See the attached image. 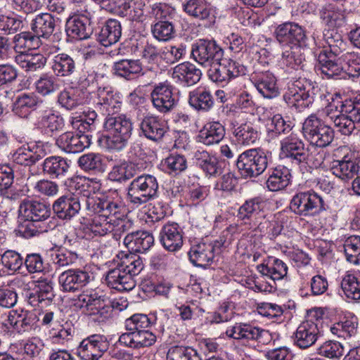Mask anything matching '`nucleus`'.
Returning <instances> with one entry per match:
<instances>
[{"instance_id":"nucleus-55","label":"nucleus","mask_w":360,"mask_h":360,"mask_svg":"<svg viewBox=\"0 0 360 360\" xmlns=\"http://www.w3.org/2000/svg\"><path fill=\"white\" fill-rule=\"evenodd\" d=\"M341 289L345 295L353 300H360V277L352 271H347L340 283Z\"/></svg>"},{"instance_id":"nucleus-33","label":"nucleus","mask_w":360,"mask_h":360,"mask_svg":"<svg viewBox=\"0 0 360 360\" xmlns=\"http://www.w3.org/2000/svg\"><path fill=\"white\" fill-rule=\"evenodd\" d=\"M155 341V335L148 330L124 333L120 336L118 340L120 345L133 349L150 347L153 345Z\"/></svg>"},{"instance_id":"nucleus-38","label":"nucleus","mask_w":360,"mask_h":360,"mask_svg":"<svg viewBox=\"0 0 360 360\" xmlns=\"http://www.w3.org/2000/svg\"><path fill=\"white\" fill-rule=\"evenodd\" d=\"M42 169L50 178L62 179L69 174L70 162L60 156H50L44 160Z\"/></svg>"},{"instance_id":"nucleus-5","label":"nucleus","mask_w":360,"mask_h":360,"mask_svg":"<svg viewBox=\"0 0 360 360\" xmlns=\"http://www.w3.org/2000/svg\"><path fill=\"white\" fill-rule=\"evenodd\" d=\"M157 179L143 174L133 179L127 188V200L134 208H138L155 199L158 195Z\"/></svg>"},{"instance_id":"nucleus-50","label":"nucleus","mask_w":360,"mask_h":360,"mask_svg":"<svg viewBox=\"0 0 360 360\" xmlns=\"http://www.w3.org/2000/svg\"><path fill=\"white\" fill-rule=\"evenodd\" d=\"M117 265L123 269L131 278L141 273L143 269V263L141 258L134 253L120 252L117 255Z\"/></svg>"},{"instance_id":"nucleus-54","label":"nucleus","mask_w":360,"mask_h":360,"mask_svg":"<svg viewBox=\"0 0 360 360\" xmlns=\"http://www.w3.org/2000/svg\"><path fill=\"white\" fill-rule=\"evenodd\" d=\"M11 42L12 49L18 54L26 53V50L37 49L40 45V39L30 32H22L16 34L13 37Z\"/></svg>"},{"instance_id":"nucleus-53","label":"nucleus","mask_w":360,"mask_h":360,"mask_svg":"<svg viewBox=\"0 0 360 360\" xmlns=\"http://www.w3.org/2000/svg\"><path fill=\"white\" fill-rule=\"evenodd\" d=\"M290 170L285 167L279 166L273 169L266 181V187L271 191H278L287 187L290 181Z\"/></svg>"},{"instance_id":"nucleus-44","label":"nucleus","mask_w":360,"mask_h":360,"mask_svg":"<svg viewBox=\"0 0 360 360\" xmlns=\"http://www.w3.org/2000/svg\"><path fill=\"white\" fill-rule=\"evenodd\" d=\"M118 265L109 270L105 276L107 285L119 291L131 290L135 284L133 278L130 277Z\"/></svg>"},{"instance_id":"nucleus-3","label":"nucleus","mask_w":360,"mask_h":360,"mask_svg":"<svg viewBox=\"0 0 360 360\" xmlns=\"http://www.w3.org/2000/svg\"><path fill=\"white\" fill-rule=\"evenodd\" d=\"M323 314L320 308L309 311L307 319L298 326L292 336L294 345L307 349L316 344L323 336Z\"/></svg>"},{"instance_id":"nucleus-39","label":"nucleus","mask_w":360,"mask_h":360,"mask_svg":"<svg viewBox=\"0 0 360 360\" xmlns=\"http://www.w3.org/2000/svg\"><path fill=\"white\" fill-rule=\"evenodd\" d=\"M44 157L43 151L35 144H24L18 148L13 155V159L18 165L31 167Z\"/></svg>"},{"instance_id":"nucleus-2","label":"nucleus","mask_w":360,"mask_h":360,"mask_svg":"<svg viewBox=\"0 0 360 360\" xmlns=\"http://www.w3.org/2000/svg\"><path fill=\"white\" fill-rule=\"evenodd\" d=\"M326 99L328 103L333 100V95L321 92L319 86L306 78H299L288 86L283 95V99L290 108L298 111L309 108L318 98Z\"/></svg>"},{"instance_id":"nucleus-29","label":"nucleus","mask_w":360,"mask_h":360,"mask_svg":"<svg viewBox=\"0 0 360 360\" xmlns=\"http://www.w3.org/2000/svg\"><path fill=\"white\" fill-rule=\"evenodd\" d=\"M52 209L60 219L70 220L79 213L81 205L77 196L65 195L54 201Z\"/></svg>"},{"instance_id":"nucleus-40","label":"nucleus","mask_w":360,"mask_h":360,"mask_svg":"<svg viewBox=\"0 0 360 360\" xmlns=\"http://www.w3.org/2000/svg\"><path fill=\"white\" fill-rule=\"evenodd\" d=\"M154 238L152 234L146 231H131L124 238V244L131 251L144 252L153 245Z\"/></svg>"},{"instance_id":"nucleus-9","label":"nucleus","mask_w":360,"mask_h":360,"mask_svg":"<svg viewBox=\"0 0 360 360\" xmlns=\"http://www.w3.org/2000/svg\"><path fill=\"white\" fill-rule=\"evenodd\" d=\"M327 43L328 47H325L318 56L319 69L324 76H332L342 70L338 65L340 60L338 57L345 49L346 44L338 34L328 38Z\"/></svg>"},{"instance_id":"nucleus-51","label":"nucleus","mask_w":360,"mask_h":360,"mask_svg":"<svg viewBox=\"0 0 360 360\" xmlns=\"http://www.w3.org/2000/svg\"><path fill=\"white\" fill-rule=\"evenodd\" d=\"M114 73L127 80L139 77L142 72V65L139 60H121L114 63Z\"/></svg>"},{"instance_id":"nucleus-8","label":"nucleus","mask_w":360,"mask_h":360,"mask_svg":"<svg viewBox=\"0 0 360 360\" xmlns=\"http://www.w3.org/2000/svg\"><path fill=\"white\" fill-rule=\"evenodd\" d=\"M240 174L244 178L257 177L268 166L266 153L260 148H252L243 152L236 161Z\"/></svg>"},{"instance_id":"nucleus-28","label":"nucleus","mask_w":360,"mask_h":360,"mask_svg":"<svg viewBox=\"0 0 360 360\" xmlns=\"http://www.w3.org/2000/svg\"><path fill=\"white\" fill-rule=\"evenodd\" d=\"M183 230L175 222L165 224L160 233V241L165 249L169 252H176L183 245Z\"/></svg>"},{"instance_id":"nucleus-19","label":"nucleus","mask_w":360,"mask_h":360,"mask_svg":"<svg viewBox=\"0 0 360 360\" xmlns=\"http://www.w3.org/2000/svg\"><path fill=\"white\" fill-rule=\"evenodd\" d=\"M330 171L344 181L352 179L360 172V158L354 152L345 154L341 160L332 162Z\"/></svg>"},{"instance_id":"nucleus-56","label":"nucleus","mask_w":360,"mask_h":360,"mask_svg":"<svg viewBox=\"0 0 360 360\" xmlns=\"http://www.w3.org/2000/svg\"><path fill=\"white\" fill-rule=\"evenodd\" d=\"M266 201L255 197L247 200L238 209V217L242 220L251 219L259 214L265 207Z\"/></svg>"},{"instance_id":"nucleus-1","label":"nucleus","mask_w":360,"mask_h":360,"mask_svg":"<svg viewBox=\"0 0 360 360\" xmlns=\"http://www.w3.org/2000/svg\"><path fill=\"white\" fill-rule=\"evenodd\" d=\"M87 208L96 214L91 224L92 231L103 236L114 231L117 221L115 214H119L123 207L120 199L112 200L107 196L105 198L88 199Z\"/></svg>"},{"instance_id":"nucleus-61","label":"nucleus","mask_w":360,"mask_h":360,"mask_svg":"<svg viewBox=\"0 0 360 360\" xmlns=\"http://www.w3.org/2000/svg\"><path fill=\"white\" fill-rule=\"evenodd\" d=\"M167 360H202L198 352L190 347L173 346L167 354Z\"/></svg>"},{"instance_id":"nucleus-35","label":"nucleus","mask_w":360,"mask_h":360,"mask_svg":"<svg viewBox=\"0 0 360 360\" xmlns=\"http://www.w3.org/2000/svg\"><path fill=\"white\" fill-rule=\"evenodd\" d=\"M225 136V129L219 122H209L199 131L196 136L198 143L210 146L218 144Z\"/></svg>"},{"instance_id":"nucleus-60","label":"nucleus","mask_w":360,"mask_h":360,"mask_svg":"<svg viewBox=\"0 0 360 360\" xmlns=\"http://www.w3.org/2000/svg\"><path fill=\"white\" fill-rule=\"evenodd\" d=\"M151 33L159 41H168L174 38V25L169 20H158L151 25Z\"/></svg>"},{"instance_id":"nucleus-27","label":"nucleus","mask_w":360,"mask_h":360,"mask_svg":"<svg viewBox=\"0 0 360 360\" xmlns=\"http://www.w3.org/2000/svg\"><path fill=\"white\" fill-rule=\"evenodd\" d=\"M326 116L333 123L337 131L342 135L349 136L356 129L354 120L349 114L342 112L341 105L340 110L334 103H329L326 108Z\"/></svg>"},{"instance_id":"nucleus-31","label":"nucleus","mask_w":360,"mask_h":360,"mask_svg":"<svg viewBox=\"0 0 360 360\" xmlns=\"http://www.w3.org/2000/svg\"><path fill=\"white\" fill-rule=\"evenodd\" d=\"M255 86L266 98H274L278 96L279 89L276 79L269 71L254 72L251 78Z\"/></svg>"},{"instance_id":"nucleus-10","label":"nucleus","mask_w":360,"mask_h":360,"mask_svg":"<svg viewBox=\"0 0 360 360\" xmlns=\"http://www.w3.org/2000/svg\"><path fill=\"white\" fill-rule=\"evenodd\" d=\"M89 100V105L107 117L113 116L121 110L122 101L119 94L108 86H98L96 91L90 92Z\"/></svg>"},{"instance_id":"nucleus-36","label":"nucleus","mask_w":360,"mask_h":360,"mask_svg":"<svg viewBox=\"0 0 360 360\" xmlns=\"http://www.w3.org/2000/svg\"><path fill=\"white\" fill-rule=\"evenodd\" d=\"M202 73L200 69L189 62L180 63L174 67L172 78L181 84L192 86L198 82Z\"/></svg>"},{"instance_id":"nucleus-49","label":"nucleus","mask_w":360,"mask_h":360,"mask_svg":"<svg viewBox=\"0 0 360 360\" xmlns=\"http://www.w3.org/2000/svg\"><path fill=\"white\" fill-rule=\"evenodd\" d=\"M15 61L24 71L34 72L45 67L46 58L40 53H21L15 56Z\"/></svg>"},{"instance_id":"nucleus-22","label":"nucleus","mask_w":360,"mask_h":360,"mask_svg":"<svg viewBox=\"0 0 360 360\" xmlns=\"http://www.w3.org/2000/svg\"><path fill=\"white\" fill-rule=\"evenodd\" d=\"M321 23L329 29L340 28L347 23V13L342 6L326 4L319 9Z\"/></svg>"},{"instance_id":"nucleus-45","label":"nucleus","mask_w":360,"mask_h":360,"mask_svg":"<svg viewBox=\"0 0 360 360\" xmlns=\"http://www.w3.org/2000/svg\"><path fill=\"white\" fill-rule=\"evenodd\" d=\"M193 160L195 165L207 175L215 176L220 173L217 158L205 150H196Z\"/></svg>"},{"instance_id":"nucleus-46","label":"nucleus","mask_w":360,"mask_h":360,"mask_svg":"<svg viewBox=\"0 0 360 360\" xmlns=\"http://www.w3.org/2000/svg\"><path fill=\"white\" fill-rule=\"evenodd\" d=\"M231 131L238 143L250 146L256 142L259 137L258 131L250 123L238 124L236 120L231 122Z\"/></svg>"},{"instance_id":"nucleus-16","label":"nucleus","mask_w":360,"mask_h":360,"mask_svg":"<svg viewBox=\"0 0 360 360\" xmlns=\"http://www.w3.org/2000/svg\"><path fill=\"white\" fill-rule=\"evenodd\" d=\"M210 68L208 75L215 82L229 81L246 72V68L243 65L231 59L223 58Z\"/></svg>"},{"instance_id":"nucleus-59","label":"nucleus","mask_w":360,"mask_h":360,"mask_svg":"<svg viewBox=\"0 0 360 360\" xmlns=\"http://www.w3.org/2000/svg\"><path fill=\"white\" fill-rule=\"evenodd\" d=\"M183 9L188 15L199 20L207 19L211 12L210 5L205 0H186Z\"/></svg>"},{"instance_id":"nucleus-48","label":"nucleus","mask_w":360,"mask_h":360,"mask_svg":"<svg viewBox=\"0 0 360 360\" xmlns=\"http://www.w3.org/2000/svg\"><path fill=\"white\" fill-rule=\"evenodd\" d=\"M122 35L120 22L115 19H110L101 27L98 35V41L104 46H109L117 43Z\"/></svg>"},{"instance_id":"nucleus-30","label":"nucleus","mask_w":360,"mask_h":360,"mask_svg":"<svg viewBox=\"0 0 360 360\" xmlns=\"http://www.w3.org/2000/svg\"><path fill=\"white\" fill-rule=\"evenodd\" d=\"M111 11L129 21L142 22L144 18L143 0H120Z\"/></svg>"},{"instance_id":"nucleus-52","label":"nucleus","mask_w":360,"mask_h":360,"mask_svg":"<svg viewBox=\"0 0 360 360\" xmlns=\"http://www.w3.org/2000/svg\"><path fill=\"white\" fill-rule=\"evenodd\" d=\"M301 46H292L289 47H283L285 49L280 59L281 65L283 68L297 70L302 68L305 60L304 56L302 53Z\"/></svg>"},{"instance_id":"nucleus-13","label":"nucleus","mask_w":360,"mask_h":360,"mask_svg":"<svg viewBox=\"0 0 360 360\" xmlns=\"http://www.w3.org/2000/svg\"><path fill=\"white\" fill-rule=\"evenodd\" d=\"M191 54L199 65L207 68L222 59L224 51L215 41L200 39L192 45Z\"/></svg>"},{"instance_id":"nucleus-62","label":"nucleus","mask_w":360,"mask_h":360,"mask_svg":"<svg viewBox=\"0 0 360 360\" xmlns=\"http://www.w3.org/2000/svg\"><path fill=\"white\" fill-rule=\"evenodd\" d=\"M344 252L349 262L360 264V236L353 235L348 237L344 243Z\"/></svg>"},{"instance_id":"nucleus-24","label":"nucleus","mask_w":360,"mask_h":360,"mask_svg":"<svg viewBox=\"0 0 360 360\" xmlns=\"http://www.w3.org/2000/svg\"><path fill=\"white\" fill-rule=\"evenodd\" d=\"M19 213L24 219L38 222L48 219L51 214V210L50 206L44 202L24 200L19 206Z\"/></svg>"},{"instance_id":"nucleus-37","label":"nucleus","mask_w":360,"mask_h":360,"mask_svg":"<svg viewBox=\"0 0 360 360\" xmlns=\"http://www.w3.org/2000/svg\"><path fill=\"white\" fill-rule=\"evenodd\" d=\"M257 269L263 276L274 281L283 279L288 273L286 264L274 257H268L257 266Z\"/></svg>"},{"instance_id":"nucleus-58","label":"nucleus","mask_w":360,"mask_h":360,"mask_svg":"<svg viewBox=\"0 0 360 360\" xmlns=\"http://www.w3.org/2000/svg\"><path fill=\"white\" fill-rule=\"evenodd\" d=\"M39 124L48 132L61 130L64 127L63 117L52 108L45 110L40 117Z\"/></svg>"},{"instance_id":"nucleus-7","label":"nucleus","mask_w":360,"mask_h":360,"mask_svg":"<svg viewBox=\"0 0 360 360\" xmlns=\"http://www.w3.org/2000/svg\"><path fill=\"white\" fill-rule=\"evenodd\" d=\"M290 210L301 217H312L326 210L323 198L314 191L296 193L290 202Z\"/></svg>"},{"instance_id":"nucleus-43","label":"nucleus","mask_w":360,"mask_h":360,"mask_svg":"<svg viewBox=\"0 0 360 360\" xmlns=\"http://www.w3.org/2000/svg\"><path fill=\"white\" fill-rule=\"evenodd\" d=\"M51 68L56 76L68 77L75 72L76 60L68 53H57L51 58Z\"/></svg>"},{"instance_id":"nucleus-32","label":"nucleus","mask_w":360,"mask_h":360,"mask_svg":"<svg viewBox=\"0 0 360 360\" xmlns=\"http://www.w3.org/2000/svg\"><path fill=\"white\" fill-rule=\"evenodd\" d=\"M66 32L68 36L79 40L86 39L93 34L94 28L86 15H75L68 19Z\"/></svg>"},{"instance_id":"nucleus-25","label":"nucleus","mask_w":360,"mask_h":360,"mask_svg":"<svg viewBox=\"0 0 360 360\" xmlns=\"http://www.w3.org/2000/svg\"><path fill=\"white\" fill-rule=\"evenodd\" d=\"M141 134L155 142L160 141L167 131V124L158 116L148 115L139 123Z\"/></svg>"},{"instance_id":"nucleus-4","label":"nucleus","mask_w":360,"mask_h":360,"mask_svg":"<svg viewBox=\"0 0 360 360\" xmlns=\"http://www.w3.org/2000/svg\"><path fill=\"white\" fill-rule=\"evenodd\" d=\"M104 128L108 148L120 151L127 145L132 134L133 123L125 115H115L105 118Z\"/></svg>"},{"instance_id":"nucleus-64","label":"nucleus","mask_w":360,"mask_h":360,"mask_svg":"<svg viewBox=\"0 0 360 360\" xmlns=\"http://www.w3.org/2000/svg\"><path fill=\"white\" fill-rule=\"evenodd\" d=\"M151 319L146 314H135L127 319L124 322L126 330L134 332L147 330L152 324Z\"/></svg>"},{"instance_id":"nucleus-11","label":"nucleus","mask_w":360,"mask_h":360,"mask_svg":"<svg viewBox=\"0 0 360 360\" xmlns=\"http://www.w3.org/2000/svg\"><path fill=\"white\" fill-rule=\"evenodd\" d=\"M281 155L287 158L301 169H306L309 161V152L305 148L304 143L296 134H291L281 141Z\"/></svg>"},{"instance_id":"nucleus-42","label":"nucleus","mask_w":360,"mask_h":360,"mask_svg":"<svg viewBox=\"0 0 360 360\" xmlns=\"http://www.w3.org/2000/svg\"><path fill=\"white\" fill-rule=\"evenodd\" d=\"M338 65L342 69L335 72L332 76H326L327 78H333L345 73L349 77H358L360 76V53L357 52H347L342 54Z\"/></svg>"},{"instance_id":"nucleus-18","label":"nucleus","mask_w":360,"mask_h":360,"mask_svg":"<svg viewBox=\"0 0 360 360\" xmlns=\"http://www.w3.org/2000/svg\"><path fill=\"white\" fill-rule=\"evenodd\" d=\"M109 342L101 334H94L84 339L77 349L81 360H98L108 350Z\"/></svg>"},{"instance_id":"nucleus-57","label":"nucleus","mask_w":360,"mask_h":360,"mask_svg":"<svg viewBox=\"0 0 360 360\" xmlns=\"http://www.w3.org/2000/svg\"><path fill=\"white\" fill-rule=\"evenodd\" d=\"M59 77L54 73H43L35 82L37 91L44 96H49L58 91L60 87Z\"/></svg>"},{"instance_id":"nucleus-47","label":"nucleus","mask_w":360,"mask_h":360,"mask_svg":"<svg viewBox=\"0 0 360 360\" xmlns=\"http://www.w3.org/2000/svg\"><path fill=\"white\" fill-rule=\"evenodd\" d=\"M189 105L195 110L209 112L214 105V100L209 90L196 89L189 93Z\"/></svg>"},{"instance_id":"nucleus-63","label":"nucleus","mask_w":360,"mask_h":360,"mask_svg":"<svg viewBox=\"0 0 360 360\" xmlns=\"http://www.w3.org/2000/svg\"><path fill=\"white\" fill-rule=\"evenodd\" d=\"M317 354L328 359H339L344 354V347L338 341H326L317 348Z\"/></svg>"},{"instance_id":"nucleus-17","label":"nucleus","mask_w":360,"mask_h":360,"mask_svg":"<svg viewBox=\"0 0 360 360\" xmlns=\"http://www.w3.org/2000/svg\"><path fill=\"white\" fill-rule=\"evenodd\" d=\"M274 34L281 47L301 46L305 43L307 39L304 29L292 22H286L277 26Z\"/></svg>"},{"instance_id":"nucleus-6","label":"nucleus","mask_w":360,"mask_h":360,"mask_svg":"<svg viewBox=\"0 0 360 360\" xmlns=\"http://www.w3.org/2000/svg\"><path fill=\"white\" fill-rule=\"evenodd\" d=\"M302 133L310 144L319 148L329 146L334 139L333 129L314 114L305 119Z\"/></svg>"},{"instance_id":"nucleus-14","label":"nucleus","mask_w":360,"mask_h":360,"mask_svg":"<svg viewBox=\"0 0 360 360\" xmlns=\"http://www.w3.org/2000/svg\"><path fill=\"white\" fill-rule=\"evenodd\" d=\"M173 90V86L168 82L154 85L150 96L153 108L158 112L167 114L176 107L178 99Z\"/></svg>"},{"instance_id":"nucleus-23","label":"nucleus","mask_w":360,"mask_h":360,"mask_svg":"<svg viewBox=\"0 0 360 360\" xmlns=\"http://www.w3.org/2000/svg\"><path fill=\"white\" fill-rule=\"evenodd\" d=\"M222 245L221 241H215L214 244L204 242L193 244L188 252L189 259L194 265L205 267L212 262L215 251Z\"/></svg>"},{"instance_id":"nucleus-41","label":"nucleus","mask_w":360,"mask_h":360,"mask_svg":"<svg viewBox=\"0 0 360 360\" xmlns=\"http://www.w3.org/2000/svg\"><path fill=\"white\" fill-rule=\"evenodd\" d=\"M58 18H55L51 14L42 13L38 14L30 24L33 34L39 38L47 39L54 32L56 23Z\"/></svg>"},{"instance_id":"nucleus-34","label":"nucleus","mask_w":360,"mask_h":360,"mask_svg":"<svg viewBox=\"0 0 360 360\" xmlns=\"http://www.w3.org/2000/svg\"><path fill=\"white\" fill-rule=\"evenodd\" d=\"M89 96L90 91L82 89L63 90L58 95V102L63 108L71 110L80 105H89Z\"/></svg>"},{"instance_id":"nucleus-26","label":"nucleus","mask_w":360,"mask_h":360,"mask_svg":"<svg viewBox=\"0 0 360 360\" xmlns=\"http://www.w3.org/2000/svg\"><path fill=\"white\" fill-rule=\"evenodd\" d=\"M90 280L91 274L79 269L65 271L58 277L59 284L65 292H75L89 283Z\"/></svg>"},{"instance_id":"nucleus-12","label":"nucleus","mask_w":360,"mask_h":360,"mask_svg":"<svg viewBox=\"0 0 360 360\" xmlns=\"http://www.w3.org/2000/svg\"><path fill=\"white\" fill-rule=\"evenodd\" d=\"M226 335L229 338L241 340L244 342L252 340L263 345L269 344L273 338L269 330L246 323H236L234 326L228 328L226 330Z\"/></svg>"},{"instance_id":"nucleus-21","label":"nucleus","mask_w":360,"mask_h":360,"mask_svg":"<svg viewBox=\"0 0 360 360\" xmlns=\"http://www.w3.org/2000/svg\"><path fill=\"white\" fill-rule=\"evenodd\" d=\"M91 143V135L71 131L62 134L56 139V145L69 153H80L88 148Z\"/></svg>"},{"instance_id":"nucleus-20","label":"nucleus","mask_w":360,"mask_h":360,"mask_svg":"<svg viewBox=\"0 0 360 360\" xmlns=\"http://www.w3.org/2000/svg\"><path fill=\"white\" fill-rule=\"evenodd\" d=\"M43 100L34 92L21 93L15 98L12 105L13 113L22 119L27 120L32 112L39 108Z\"/></svg>"},{"instance_id":"nucleus-15","label":"nucleus","mask_w":360,"mask_h":360,"mask_svg":"<svg viewBox=\"0 0 360 360\" xmlns=\"http://www.w3.org/2000/svg\"><path fill=\"white\" fill-rule=\"evenodd\" d=\"M7 321L13 331L21 335H29L38 328L36 314L23 309L11 310Z\"/></svg>"}]
</instances>
